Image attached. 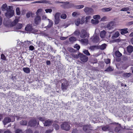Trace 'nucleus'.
<instances>
[{"instance_id":"f257e3e1","label":"nucleus","mask_w":133,"mask_h":133,"mask_svg":"<svg viewBox=\"0 0 133 133\" xmlns=\"http://www.w3.org/2000/svg\"><path fill=\"white\" fill-rule=\"evenodd\" d=\"M8 7L9 9L7 10L6 12L5 13V15L7 18H10L14 16V12L12 10V6H9Z\"/></svg>"},{"instance_id":"f03ea898","label":"nucleus","mask_w":133,"mask_h":133,"mask_svg":"<svg viewBox=\"0 0 133 133\" xmlns=\"http://www.w3.org/2000/svg\"><path fill=\"white\" fill-rule=\"evenodd\" d=\"M17 88L18 90L24 91L25 92H26L29 90L28 87L26 85H25L23 84H18L16 85Z\"/></svg>"},{"instance_id":"7ed1b4c3","label":"nucleus","mask_w":133,"mask_h":133,"mask_svg":"<svg viewBox=\"0 0 133 133\" xmlns=\"http://www.w3.org/2000/svg\"><path fill=\"white\" fill-rule=\"evenodd\" d=\"M61 127L62 130L66 131L70 130V125L67 122H63L61 125Z\"/></svg>"},{"instance_id":"20e7f679","label":"nucleus","mask_w":133,"mask_h":133,"mask_svg":"<svg viewBox=\"0 0 133 133\" xmlns=\"http://www.w3.org/2000/svg\"><path fill=\"white\" fill-rule=\"evenodd\" d=\"M123 91H121L119 90H116V93L115 94L116 96L115 97V98L114 99L113 101L116 102L117 101V98H121L123 97Z\"/></svg>"},{"instance_id":"39448f33","label":"nucleus","mask_w":133,"mask_h":133,"mask_svg":"<svg viewBox=\"0 0 133 133\" xmlns=\"http://www.w3.org/2000/svg\"><path fill=\"white\" fill-rule=\"evenodd\" d=\"M63 4L61 5V6L64 9H69L74 7V5L72 3L70 4L69 2H64Z\"/></svg>"},{"instance_id":"423d86ee","label":"nucleus","mask_w":133,"mask_h":133,"mask_svg":"<svg viewBox=\"0 0 133 133\" xmlns=\"http://www.w3.org/2000/svg\"><path fill=\"white\" fill-rule=\"evenodd\" d=\"M62 83L61 84V88L62 90L64 91L67 89L69 84L67 81L65 80H62L61 81Z\"/></svg>"},{"instance_id":"0eeeda50","label":"nucleus","mask_w":133,"mask_h":133,"mask_svg":"<svg viewBox=\"0 0 133 133\" xmlns=\"http://www.w3.org/2000/svg\"><path fill=\"white\" fill-rule=\"evenodd\" d=\"M37 124V121L35 119L30 120L28 123V126L31 127H35Z\"/></svg>"},{"instance_id":"6e6552de","label":"nucleus","mask_w":133,"mask_h":133,"mask_svg":"<svg viewBox=\"0 0 133 133\" xmlns=\"http://www.w3.org/2000/svg\"><path fill=\"white\" fill-rule=\"evenodd\" d=\"M82 98H84L85 97V98L87 97L89 100H92L93 98L92 95L90 93L88 92H86L85 94H83V96L82 95Z\"/></svg>"},{"instance_id":"1a4fd4ad","label":"nucleus","mask_w":133,"mask_h":133,"mask_svg":"<svg viewBox=\"0 0 133 133\" xmlns=\"http://www.w3.org/2000/svg\"><path fill=\"white\" fill-rule=\"evenodd\" d=\"M80 55L79 59L83 63L87 62L88 60V58L85 55L81 53L80 54Z\"/></svg>"},{"instance_id":"9d476101","label":"nucleus","mask_w":133,"mask_h":133,"mask_svg":"<svg viewBox=\"0 0 133 133\" xmlns=\"http://www.w3.org/2000/svg\"><path fill=\"white\" fill-rule=\"evenodd\" d=\"M41 16L39 15H36L34 19V23L36 25H38L41 23Z\"/></svg>"},{"instance_id":"9b49d317","label":"nucleus","mask_w":133,"mask_h":133,"mask_svg":"<svg viewBox=\"0 0 133 133\" xmlns=\"http://www.w3.org/2000/svg\"><path fill=\"white\" fill-rule=\"evenodd\" d=\"M51 2L48 1V0H42L41 1H36L32 3H44V4H51Z\"/></svg>"},{"instance_id":"f8f14e48","label":"nucleus","mask_w":133,"mask_h":133,"mask_svg":"<svg viewBox=\"0 0 133 133\" xmlns=\"http://www.w3.org/2000/svg\"><path fill=\"white\" fill-rule=\"evenodd\" d=\"M114 25V22L113 21H111L106 26H104L105 28H107L108 30H111L113 28V26Z\"/></svg>"},{"instance_id":"ddd939ff","label":"nucleus","mask_w":133,"mask_h":133,"mask_svg":"<svg viewBox=\"0 0 133 133\" xmlns=\"http://www.w3.org/2000/svg\"><path fill=\"white\" fill-rule=\"evenodd\" d=\"M84 11L87 14L89 15L93 12V10L91 8L87 7L84 8Z\"/></svg>"},{"instance_id":"4468645a","label":"nucleus","mask_w":133,"mask_h":133,"mask_svg":"<svg viewBox=\"0 0 133 133\" xmlns=\"http://www.w3.org/2000/svg\"><path fill=\"white\" fill-rule=\"evenodd\" d=\"M11 122V119L9 117H5L2 122L4 125H6V124Z\"/></svg>"},{"instance_id":"2eb2a0df","label":"nucleus","mask_w":133,"mask_h":133,"mask_svg":"<svg viewBox=\"0 0 133 133\" xmlns=\"http://www.w3.org/2000/svg\"><path fill=\"white\" fill-rule=\"evenodd\" d=\"M53 123V120L48 119L45 121L44 123H43V124L44 126L49 127L51 126Z\"/></svg>"},{"instance_id":"dca6fc26","label":"nucleus","mask_w":133,"mask_h":133,"mask_svg":"<svg viewBox=\"0 0 133 133\" xmlns=\"http://www.w3.org/2000/svg\"><path fill=\"white\" fill-rule=\"evenodd\" d=\"M56 69L58 73H60L62 75L65 72V70H64L60 65L56 66Z\"/></svg>"},{"instance_id":"f3484780","label":"nucleus","mask_w":133,"mask_h":133,"mask_svg":"<svg viewBox=\"0 0 133 133\" xmlns=\"http://www.w3.org/2000/svg\"><path fill=\"white\" fill-rule=\"evenodd\" d=\"M87 34L86 31L84 29H82L80 34V37L82 38H85L87 36Z\"/></svg>"},{"instance_id":"a211bd4d","label":"nucleus","mask_w":133,"mask_h":133,"mask_svg":"<svg viewBox=\"0 0 133 133\" xmlns=\"http://www.w3.org/2000/svg\"><path fill=\"white\" fill-rule=\"evenodd\" d=\"M128 29V28H125L123 29H119L118 30L121 31L120 33L121 35H124L129 32Z\"/></svg>"},{"instance_id":"6ab92c4d","label":"nucleus","mask_w":133,"mask_h":133,"mask_svg":"<svg viewBox=\"0 0 133 133\" xmlns=\"http://www.w3.org/2000/svg\"><path fill=\"white\" fill-rule=\"evenodd\" d=\"M19 74H17L15 76H12V74L11 75V77L10 78V79L13 81V82L17 79L18 78L20 79L21 77L20 76Z\"/></svg>"},{"instance_id":"aec40b11","label":"nucleus","mask_w":133,"mask_h":133,"mask_svg":"<svg viewBox=\"0 0 133 133\" xmlns=\"http://www.w3.org/2000/svg\"><path fill=\"white\" fill-rule=\"evenodd\" d=\"M19 22L18 19H15L14 21L11 23L10 24V26L12 27L16 25Z\"/></svg>"},{"instance_id":"412c9836","label":"nucleus","mask_w":133,"mask_h":133,"mask_svg":"<svg viewBox=\"0 0 133 133\" xmlns=\"http://www.w3.org/2000/svg\"><path fill=\"white\" fill-rule=\"evenodd\" d=\"M92 39V41L94 43H97L99 41V37L97 35H96L94 36L93 38Z\"/></svg>"},{"instance_id":"4be33fe9","label":"nucleus","mask_w":133,"mask_h":133,"mask_svg":"<svg viewBox=\"0 0 133 133\" xmlns=\"http://www.w3.org/2000/svg\"><path fill=\"white\" fill-rule=\"evenodd\" d=\"M113 124L118 125H119L118 127H116L115 129V131L117 132H119L121 130V124H119L118 123H116L115 122L113 123Z\"/></svg>"},{"instance_id":"5701e85b","label":"nucleus","mask_w":133,"mask_h":133,"mask_svg":"<svg viewBox=\"0 0 133 133\" xmlns=\"http://www.w3.org/2000/svg\"><path fill=\"white\" fill-rule=\"evenodd\" d=\"M32 27L30 25L28 24L25 28V31L30 32L32 31Z\"/></svg>"},{"instance_id":"b1692460","label":"nucleus","mask_w":133,"mask_h":133,"mask_svg":"<svg viewBox=\"0 0 133 133\" xmlns=\"http://www.w3.org/2000/svg\"><path fill=\"white\" fill-rule=\"evenodd\" d=\"M102 130L104 131H111V128L108 125L105 126L103 127L102 128Z\"/></svg>"},{"instance_id":"393cba45","label":"nucleus","mask_w":133,"mask_h":133,"mask_svg":"<svg viewBox=\"0 0 133 133\" xmlns=\"http://www.w3.org/2000/svg\"><path fill=\"white\" fill-rule=\"evenodd\" d=\"M51 57V60L52 62L53 63V64H54V65L55 66L57 65L58 62H57V61H56V59H55V56H52Z\"/></svg>"},{"instance_id":"a878e982","label":"nucleus","mask_w":133,"mask_h":133,"mask_svg":"<svg viewBox=\"0 0 133 133\" xmlns=\"http://www.w3.org/2000/svg\"><path fill=\"white\" fill-rule=\"evenodd\" d=\"M127 51L129 53H132L133 51V46L131 45L128 46L127 47Z\"/></svg>"},{"instance_id":"bb28decb","label":"nucleus","mask_w":133,"mask_h":133,"mask_svg":"<svg viewBox=\"0 0 133 133\" xmlns=\"http://www.w3.org/2000/svg\"><path fill=\"white\" fill-rule=\"evenodd\" d=\"M1 9L2 11H4L6 10L7 11L9 8H8V5L6 3L3 4L1 6Z\"/></svg>"},{"instance_id":"cd10ccee","label":"nucleus","mask_w":133,"mask_h":133,"mask_svg":"<svg viewBox=\"0 0 133 133\" xmlns=\"http://www.w3.org/2000/svg\"><path fill=\"white\" fill-rule=\"evenodd\" d=\"M99 49L101 50H103L106 48L107 45L105 43H103L101 45H98Z\"/></svg>"},{"instance_id":"c85d7f7f","label":"nucleus","mask_w":133,"mask_h":133,"mask_svg":"<svg viewBox=\"0 0 133 133\" xmlns=\"http://www.w3.org/2000/svg\"><path fill=\"white\" fill-rule=\"evenodd\" d=\"M119 35V33L118 31L115 32L114 34L112 36V39H114L118 37Z\"/></svg>"},{"instance_id":"c756f323","label":"nucleus","mask_w":133,"mask_h":133,"mask_svg":"<svg viewBox=\"0 0 133 133\" xmlns=\"http://www.w3.org/2000/svg\"><path fill=\"white\" fill-rule=\"evenodd\" d=\"M23 70L24 72L27 74L29 73L30 71V68L28 67H24L23 68Z\"/></svg>"},{"instance_id":"7c9ffc66","label":"nucleus","mask_w":133,"mask_h":133,"mask_svg":"<svg viewBox=\"0 0 133 133\" xmlns=\"http://www.w3.org/2000/svg\"><path fill=\"white\" fill-rule=\"evenodd\" d=\"M89 49L91 50H94L95 49H99V46L98 45H94L90 46Z\"/></svg>"},{"instance_id":"2f4dec72","label":"nucleus","mask_w":133,"mask_h":133,"mask_svg":"<svg viewBox=\"0 0 133 133\" xmlns=\"http://www.w3.org/2000/svg\"><path fill=\"white\" fill-rule=\"evenodd\" d=\"M9 87L7 86H6L4 85H0V89H2L4 91H6L7 89H8Z\"/></svg>"},{"instance_id":"473e14b6","label":"nucleus","mask_w":133,"mask_h":133,"mask_svg":"<svg viewBox=\"0 0 133 133\" xmlns=\"http://www.w3.org/2000/svg\"><path fill=\"white\" fill-rule=\"evenodd\" d=\"M80 41L82 43L86 44L87 45L89 43L88 40L87 38L82 39H81Z\"/></svg>"},{"instance_id":"72a5a7b5","label":"nucleus","mask_w":133,"mask_h":133,"mask_svg":"<svg viewBox=\"0 0 133 133\" xmlns=\"http://www.w3.org/2000/svg\"><path fill=\"white\" fill-rule=\"evenodd\" d=\"M20 124L22 125L26 126L28 124V121L26 120H22L21 121Z\"/></svg>"},{"instance_id":"f704fd0d","label":"nucleus","mask_w":133,"mask_h":133,"mask_svg":"<svg viewBox=\"0 0 133 133\" xmlns=\"http://www.w3.org/2000/svg\"><path fill=\"white\" fill-rule=\"evenodd\" d=\"M48 19L49 20V23L48 25L45 27L46 28H50L53 25V22L50 20L49 19Z\"/></svg>"},{"instance_id":"c9c22d12","label":"nucleus","mask_w":133,"mask_h":133,"mask_svg":"<svg viewBox=\"0 0 133 133\" xmlns=\"http://www.w3.org/2000/svg\"><path fill=\"white\" fill-rule=\"evenodd\" d=\"M46 45L45 43L40 41H39L38 44V46L40 48H42L43 47H44Z\"/></svg>"},{"instance_id":"e433bc0d","label":"nucleus","mask_w":133,"mask_h":133,"mask_svg":"<svg viewBox=\"0 0 133 133\" xmlns=\"http://www.w3.org/2000/svg\"><path fill=\"white\" fill-rule=\"evenodd\" d=\"M58 92L57 91H55L52 88H51V91L50 92L49 94L51 96H54V95L56 94L57 92Z\"/></svg>"},{"instance_id":"4c0bfd02","label":"nucleus","mask_w":133,"mask_h":133,"mask_svg":"<svg viewBox=\"0 0 133 133\" xmlns=\"http://www.w3.org/2000/svg\"><path fill=\"white\" fill-rule=\"evenodd\" d=\"M122 55V54L118 50H116L115 52V56L117 57H120Z\"/></svg>"},{"instance_id":"58836bf2","label":"nucleus","mask_w":133,"mask_h":133,"mask_svg":"<svg viewBox=\"0 0 133 133\" xmlns=\"http://www.w3.org/2000/svg\"><path fill=\"white\" fill-rule=\"evenodd\" d=\"M23 26L22 24L21 23H18L15 27L16 29L19 30L22 28Z\"/></svg>"},{"instance_id":"ea45409f","label":"nucleus","mask_w":133,"mask_h":133,"mask_svg":"<svg viewBox=\"0 0 133 133\" xmlns=\"http://www.w3.org/2000/svg\"><path fill=\"white\" fill-rule=\"evenodd\" d=\"M52 126L56 130H58L59 128V126L57 124L54 123L52 124Z\"/></svg>"},{"instance_id":"a19ab883","label":"nucleus","mask_w":133,"mask_h":133,"mask_svg":"<svg viewBox=\"0 0 133 133\" xmlns=\"http://www.w3.org/2000/svg\"><path fill=\"white\" fill-rule=\"evenodd\" d=\"M113 39L111 41V42L112 43H114L115 42L118 43L121 41L122 40V39L120 38V37L117 39Z\"/></svg>"},{"instance_id":"79ce46f5","label":"nucleus","mask_w":133,"mask_h":133,"mask_svg":"<svg viewBox=\"0 0 133 133\" xmlns=\"http://www.w3.org/2000/svg\"><path fill=\"white\" fill-rule=\"evenodd\" d=\"M71 104V103L69 102L67 103L65 105H64V107L65 109H70V105Z\"/></svg>"},{"instance_id":"37998d69","label":"nucleus","mask_w":133,"mask_h":133,"mask_svg":"<svg viewBox=\"0 0 133 133\" xmlns=\"http://www.w3.org/2000/svg\"><path fill=\"white\" fill-rule=\"evenodd\" d=\"M46 46H47L46 49L47 51H53V49L52 48V46L51 45L48 44V45H47Z\"/></svg>"},{"instance_id":"c03bdc74","label":"nucleus","mask_w":133,"mask_h":133,"mask_svg":"<svg viewBox=\"0 0 133 133\" xmlns=\"http://www.w3.org/2000/svg\"><path fill=\"white\" fill-rule=\"evenodd\" d=\"M75 24L77 26H79L81 24L80 19L79 18H78L77 20L75 21Z\"/></svg>"},{"instance_id":"a18cd8bd","label":"nucleus","mask_w":133,"mask_h":133,"mask_svg":"<svg viewBox=\"0 0 133 133\" xmlns=\"http://www.w3.org/2000/svg\"><path fill=\"white\" fill-rule=\"evenodd\" d=\"M69 40L70 42L75 41L77 40L76 38L74 36H72L69 38Z\"/></svg>"},{"instance_id":"49530a36","label":"nucleus","mask_w":133,"mask_h":133,"mask_svg":"<svg viewBox=\"0 0 133 133\" xmlns=\"http://www.w3.org/2000/svg\"><path fill=\"white\" fill-rule=\"evenodd\" d=\"M109 87L110 89H112L113 91H114L115 89H116L115 86L113 84H111L109 85ZM110 91V89H109V91Z\"/></svg>"},{"instance_id":"de8ad7c7","label":"nucleus","mask_w":133,"mask_h":133,"mask_svg":"<svg viewBox=\"0 0 133 133\" xmlns=\"http://www.w3.org/2000/svg\"><path fill=\"white\" fill-rule=\"evenodd\" d=\"M93 18L96 20H98L99 19L101 18V17L99 15H96L93 16Z\"/></svg>"},{"instance_id":"09e8293b","label":"nucleus","mask_w":133,"mask_h":133,"mask_svg":"<svg viewBox=\"0 0 133 133\" xmlns=\"http://www.w3.org/2000/svg\"><path fill=\"white\" fill-rule=\"evenodd\" d=\"M114 69L112 68L110 66L108 67L106 69L104 70L105 71L110 72L113 71Z\"/></svg>"},{"instance_id":"8fccbe9b","label":"nucleus","mask_w":133,"mask_h":133,"mask_svg":"<svg viewBox=\"0 0 133 133\" xmlns=\"http://www.w3.org/2000/svg\"><path fill=\"white\" fill-rule=\"evenodd\" d=\"M37 118L38 119H39L40 121H41L43 123L45 121V117H40L38 116Z\"/></svg>"},{"instance_id":"3c124183","label":"nucleus","mask_w":133,"mask_h":133,"mask_svg":"<svg viewBox=\"0 0 133 133\" xmlns=\"http://www.w3.org/2000/svg\"><path fill=\"white\" fill-rule=\"evenodd\" d=\"M84 7V5H76L74 6L75 8L77 9H81L83 8Z\"/></svg>"},{"instance_id":"603ef678","label":"nucleus","mask_w":133,"mask_h":133,"mask_svg":"<svg viewBox=\"0 0 133 133\" xmlns=\"http://www.w3.org/2000/svg\"><path fill=\"white\" fill-rule=\"evenodd\" d=\"M83 52L85 55L87 56H90V54L88 50L86 49H84L83 51Z\"/></svg>"},{"instance_id":"864d4df0","label":"nucleus","mask_w":133,"mask_h":133,"mask_svg":"<svg viewBox=\"0 0 133 133\" xmlns=\"http://www.w3.org/2000/svg\"><path fill=\"white\" fill-rule=\"evenodd\" d=\"M16 13L17 15H20L21 14V12L19 7H17L16 9Z\"/></svg>"},{"instance_id":"5fc2aeb1","label":"nucleus","mask_w":133,"mask_h":133,"mask_svg":"<svg viewBox=\"0 0 133 133\" xmlns=\"http://www.w3.org/2000/svg\"><path fill=\"white\" fill-rule=\"evenodd\" d=\"M91 90L92 91V92L94 93H96L97 92L98 89L96 87H92V88Z\"/></svg>"},{"instance_id":"6e6d98bb","label":"nucleus","mask_w":133,"mask_h":133,"mask_svg":"<svg viewBox=\"0 0 133 133\" xmlns=\"http://www.w3.org/2000/svg\"><path fill=\"white\" fill-rule=\"evenodd\" d=\"M88 124H87L86 125H84L83 126V130L85 132H86V131L88 130Z\"/></svg>"},{"instance_id":"4d7b16f0","label":"nucleus","mask_w":133,"mask_h":133,"mask_svg":"<svg viewBox=\"0 0 133 133\" xmlns=\"http://www.w3.org/2000/svg\"><path fill=\"white\" fill-rule=\"evenodd\" d=\"M102 10L103 12H108L110 11L111 10V8H103Z\"/></svg>"},{"instance_id":"13d9d810","label":"nucleus","mask_w":133,"mask_h":133,"mask_svg":"<svg viewBox=\"0 0 133 133\" xmlns=\"http://www.w3.org/2000/svg\"><path fill=\"white\" fill-rule=\"evenodd\" d=\"M35 99V101H37L39 103L41 104V101H42V99L40 97H36Z\"/></svg>"},{"instance_id":"bf43d9fd","label":"nucleus","mask_w":133,"mask_h":133,"mask_svg":"<svg viewBox=\"0 0 133 133\" xmlns=\"http://www.w3.org/2000/svg\"><path fill=\"white\" fill-rule=\"evenodd\" d=\"M131 73H126L123 74V77H128L131 76Z\"/></svg>"},{"instance_id":"052dcab7","label":"nucleus","mask_w":133,"mask_h":133,"mask_svg":"<svg viewBox=\"0 0 133 133\" xmlns=\"http://www.w3.org/2000/svg\"><path fill=\"white\" fill-rule=\"evenodd\" d=\"M51 91V88H45L44 90V92L46 93H49Z\"/></svg>"},{"instance_id":"680f3d73","label":"nucleus","mask_w":133,"mask_h":133,"mask_svg":"<svg viewBox=\"0 0 133 133\" xmlns=\"http://www.w3.org/2000/svg\"><path fill=\"white\" fill-rule=\"evenodd\" d=\"M67 16V15L66 14L62 13L60 17L62 19H65L66 18Z\"/></svg>"},{"instance_id":"e2e57ef3","label":"nucleus","mask_w":133,"mask_h":133,"mask_svg":"<svg viewBox=\"0 0 133 133\" xmlns=\"http://www.w3.org/2000/svg\"><path fill=\"white\" fill-rule=\"evenodd\" d=\"M1 58L2 60L3 61H6V57L3 54H2L1 55Z\"/></svg>"},{"instance_id":"0e129e2a","label":"nucleus","mask_w":133,"mask_h":133,"mask_svg":"<svg viewBox=\"0 0 133 133\" xmlns=\"http://www.w3.org/2000/svg\"><path fill=\"white\" fill-rule=\"evenodd\" d=\"M68 50L70 52H75L77 51L76 50L71 47L69 48Z\"/></svg>"},{"instance_id":"69168bd1","label":"nucleus","mask_w":133,"mask_h":133,"mask_svg":"<svg viewBox=\"0 0 133 133\" xmlns=\"http://www.w3.org/2000/svg\"><path fill=\"white\" fill-rule=\"evenodd\" d=\"M60 13L59 12L56 13L55 15V19H59Z\"/></svg>"},{"instance_id":"338daca9","label":"nucleus","mask_w":133,"mask_h":133,"mask_svg":"<svg viewBox=\"0 0 133 133\" xmlns=\"http://www.w3.org/2000/svg\"><path fill=\"white\" fill-rule=\"evenodd\" d=\"M90 105L93 107L96 105V103L95 102L92 101H90Z\"/></svg>"},{"instance_id":"774afa93","label":"nucleus","mask_w":133,"mask_h":133,"mask_svg":"<svg viewBox=\"0 0 133 133\" xmlns=\"http://www.w3.org/2000/svg\"><path fill=\"white\" fill-rule=\"evenodd\" d=\"M25 133H33V131L31 129L29 128L25 130Z\"/></svg>"}]
</instances>
